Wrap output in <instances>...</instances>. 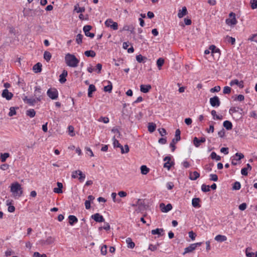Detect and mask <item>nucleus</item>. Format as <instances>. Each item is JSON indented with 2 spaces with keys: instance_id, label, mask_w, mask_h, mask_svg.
Returning <instances> with one entry per match:
<instances>
[{
  "instance_id": "nucleus-63",
  "label": "nucleus",
  "mask_w": 257,
  "mask_h": 257,
  "mask_svg": "<svg viewBox=\"0 0 257 257\" xmlns=\"http://www.w3.org/2000/svg\"><path fill=\"white\" fill-rule=\"evenodd\" d=\"M247 207V205L245 203H243L242 204H241L240 205H239L238 208H239V209L241 210V211H243V210H244Z\"/></svg>"
},
{
  "instance_id": "nucleus-19",
  "label": "nucleus",
  "mask_w": 257,
  "mask_h": 257,
  "mask_svg": "<svg viewBox=\"0 0 257 257\" xmlns=\"http://www.w3.org/2000/svg\"><path fill=\"white\" fill-rule=\"evenodd\" d=\"M229 84L230 86H233V85H237L241 88L243 87V82L242 81H239L237 79H234L231 80Z\"/></svg>"
},
{
  "instance_id": "nucleus-8",
  "label": "nucleus",
  "mask_w": 257,
  "mask_h": 257,
  "mask_svg": "<svg viewBox=\"0 0 257 257\" xmlns=\"http://www.w3.org/2000/svg\"><path fill=\"white\" fill-rule=\"evenodd\" d=\"M230 18L227 19L225 20L226 24L228 26H232L236 24L237 20L235 18V14L232 12L229 15Z\"/></svg>"
},
{
  "instance_id": "nucleus-44",
  "label": "nucleus",
  "mask_w": 257,
  "mask_h": 257,
  "mask_svg": "<svg viewBox=\"0 0 257 257\" xmlns=\"http://www.w3.org/2000/svg\"><path fill=\"white\" fill-rule=\"evenodd\" d=\"M180 134H181V132H180V130L177 129L176 131L175 138H174L175 139V142H178L180 140V139H181Z\"/></svg>"
},
{
  "instance_id": "nucleus-22",
  "label": "nucleus",
  "mask_w": 257,
  "mask_h": 257,
  "mask_svg": "<svg viewBox=\"0 0 257 257\" xmlns=\"http://www.w3.org/2000/svg\"><path fill=\"white\" fill-rule=\"evenodd\" d=\"M200 177V174L197 171L190 172L189 179L191 180H196Z\"/></svg>"
},
{
  "instance_id": "nucleus-7",
  "label": "nucleus",
  "mask_w": 257,
  "mask_h": 257,
  "mask_svg": "<svg viewBox=\"0 0 257 257\" xmlns=\"http://www.w3.org/2000/svg\"><path fill=\"white\" fill-rule=\"evenodd\" d=\"M47 95L52 99H56L58 97V92L55 88H51L47 90Z\"/></svg>"
},
{
  "instance_id": "nucleus-64",
  "label": "nucleus",
  "mask_w": 257,
  "mask_h": 257,
  "mask_svg": "<svg viewBox=\"0 0 257 257\" xmlns=\"http://www.w3.org/2000/svg\"><path fill=\"white\" fill-rule=\"evenodd\" d=\"M239 107H233L230 108L229 109V112L230 113H235L237 111H238V110L239 109Z\"/></svg>"
},
{
  "instance_id": "nucleus-53",
  "label": "nucleus",
  "mask_w": 257,
  "mask_h": 257,
  "mask_svg": "<svg viewBox=\"0 0 257 257\" xmlns=\"http://www.w3.org/2000/svg\"><path fill=\"white\" fill-rule=\"evenodd\" d=\"M78 175L79 176V181L80 182L83 181L84 179L85 178V175L80 170H78Z\"/></svg>"
},
{
  "instance_id": "nucleus-24",
  "label": "nucleus",
  "mask_w": 257,
  "mask_h": 257,
  "mask_svg": "<svg viewBox=\"0 0 257 257\" xmlns=\"http://www.w3.org/2000/svg\"><path fill=\"white\" fill-rule=\"evenodd\" d=\"M164 230L163 228H157L156 229L152 230L151 233L153 235L158 234L160 236L164 235Z\"/></svg>"
},
{
  "instance_id": "nucleus-21",
  "label": "nucleus",
  "mask_w": 257,
  "mask_h": 257,
  "mask_svg": "<svg viewBox=\"0 0 257 257\" xmlns=\"http://www.w3.org/2000/svg\"><path fill=\"white\" fill-rule=\"evenodd\" d=\"M68 75V72L66 70H64L62 74L60 75L59 81L61 83H64L66 81V77Z\"/></svg>"
},
{
  "instance_id": "nucleus-35",
  "label": "nucleus",
  "mask_w": 257,
  "mask_h": 257,
  "mask_svg": "<svg viewBox=\"0 0 257 257\" xmlns=\"http://www.w3.org/2000/svg\"><path fill=\"white\" fill-rule=\"evenodd\" d=\"M211 114L212 115L213 119H216L221 120L222 119V116L221 115H217L216 114V111L215 110H212L211 111Z\"/></svg>"
},
{
  "instance_id": "nucleus-2",
  "label": "nucleus",
  "mask_w": 257,
  "mask_h": 257,
  "mask_svg": "<svg viewBox=\"0 0 257 257\" xmlns=\"http://www.w3.org/2000/svg\"><path fill=\"white\" fill-rule=\"evenodd\" d=\"M43 12V11L39 8L35 10L24 9L23 11L24 16L25 17H34L37 16H40L42 14Z\"/></svg>"
},
{
  "instance_id": "nucleus-16",
  "label": "nucleus",
  "mask_w": 257,
  "mask_h": 257,
  "mask_svg": "<svg viewBox=\"0 0 257 257\" xmlns=\"http://www.w3.org/2000/svg\"><path fill=\"white\" fill-rule=\"evenodd\" d=\"M206 141L205 138H201L199 140L197 137H195L193 139V144L196 147H198L201 143H204Z\"/></svg>"
},
{
  "instance_id": "nucleus-51",
  "label": "nucleus",
  "mask_w": 257,
  "mask_h": 257,
  "mask_svg": "<svg viewBox=\"0 0 257 257\" xmlns=\"http://www.w3.org/2000/svg\"><path fill=\"white\" fill-rule=\"evenodd\" d=\"M10 155L9 153H6L4 154H2L1 155V161L2 162H5L6 159L9 157Z\"/></svg>"
},
{
  "instance_id": "nucleus-48",
  "label": "nucleus",
  "mask_w": 257,
  "mask_h": 257,
  "mask_svg": "<svg viewBox=\"0 0 257 257\" xmlns=\"http://www.w3.org/2000/svg\"><path fill=\"white\" fill-rule=\"evenodd\" d=\"M109 83L110 84L109 85H108L107 86H105L104 87L103 90L105 92H111L112 88V86L110 81H109Z\"/></svg>"
},
{
  "instance_id": "nucleus-15",
  "label": "nucleus",
  "mask_w": 257,
  "mask_h": 257,
  "mask_svg": "<svg viewBox=\"0 0 257 257\" xmlns=\"http://www.w3.org/2000/svg\"><path fill=\"white\" fill-rule=\"evenodd\" d=\"M91 218L93 219L96 222H102L104 221V218L103 216L98 213H96L91 216Z\"/></svg>"
},
{
  "instance_id": "nucleus-59",
  "label": "nucleus",
  "mask_w": 257,
  "mask_h": 257,
  "mask_svg": "<svg viewBox=\"0 0 257 257\" xmlns=\"http://www.w3.org/2000/svg\"><path fill=\"white\" fill-rule=\"evenodd\" d=\"M99 121H103L105 123H107L109 122V118L107 117H101L98 119Z\"/></svg>"
},
{
  "instance_id": "nucleus-34",
  "label": "nucleus",
  "mask_w": 257,
  "mask_h": 257,
  "mask_svg": "<svg viewBox=\"0 0 257 257\" xmlns=\"http://www.w3.org/2000/svg\"><path fill=\"white\" fill-rule=\"evenodd\" d=\"M148 128L149 132H150V133H153L156 130V125L155 123H154L153 122H150L148 124Z\"/></svg>"
},
{
  "instance_id": "nucleus-42",
  "label": "nucleus",
  "mask_w": 257,
  "mask_h": 257,
  "mask_svg": "<svg viewBox=\"0 0 257 257\" xmlns=\"http://www.w3.org/2000/svg\"><path fill=\"white\" fill-rule=\"evenodd\" d=\"M51 54L48 51H45L44 54V58L47 62L49 61L51 58Z\"/></svg>"
},
{
  "instance_id": "nucleus-5",
  "label": "nucleus",
  "mask_w": 257,
  "mask_h": 257,
  "mask_svg": "<svg viewBox=\"0 0 257 257\" xmlns=\"http://www.w3.org/2000/svg\"><path fill=\"white\" fill-rule=\"evenodd\" d=\"M244 158V155L241 153H236L234 156L231 157V164L235 166L239 163V161Z\"/></svg>"
},
{
  "instance_id": "nucleus-60",
  "label": "nucleus",
  "mask_w": 257,
  "mask_h": 257,
  "mask_svg": "<svg viewBox=\"0 0 257 257\" xmlns=\"http://www.w3.org/2000/svg\"><path fill=\"white\" fill-rule=\"evenodd\" d=\"M177 142H175V139H173L172 141V142L170 143V146L171 148H172V151L173 152L175 150V144L177 143Z\"/></svg>"
},
{
  "instance_id": "nucleus-4",
  "label": "nucleus",
  "mask_w": 257,
  "mask_h": 257,
  "mask_svg": "<svg viewBox=\"0 0 257 257\" xmlns=\"http://www.w3.org/2000/svg\"><path fill=\"white\" fill-rule=\"evenodd\" d=\"M131 206L134 207L138 206V209H136V211L138 212L141 211L145 208L144 201L140 199H138L136 203L132 204Z\"/></svg>"
},
{
  "instance_id": "nucleus-41",
  "label": "nucleus",
  "mask_w": 257,
  "mask_h": 257,
  "mask_svg": "<svg viewBox=\"0 0 257 257\" xmlns=\"http://www.w3.org/2000/svg\"><path fill=\"white\" fill-rule=\"evenodd\" d=\"M26 114L30 116V117L32 118L35 116L36 114V112L33 109H30L26 111Z\"/></svg>"
},
{
  "instance_id": "nucleus-36",
  "label": "nucleus",
  "mask_w": 257,
  "mask_h": 257,
  "mask_svg": "<svg viewBox=\"0 0 257 257\" xmlns=\"http://www.w3.org/2000/svg\"><path fill=\"white\" fill-rule=\"evenodd\" d=\"M126 242L127 244V247L128 248H133L135 247V244L133 241H132V240L131 238H127L126 239Z\"/></svg>"
},
{
  "instance_id": "nucleus-32",
  "label": "nucleus",
  "mask_w": 257,
  "mask_h": 257,
  "mask_svg": "<svg viewBox=\"0 0 257 257\" xmlns=\"http://www.w3.org/2000/svg\"><path fill=\"white\" fill-rule=\"evenodd\" d=\"M136 60L139 63H145L146 61L147 60V58L144 56H143L142 55L139 54L137 55Z\"/></svg>"
},
{
  "instance_id": "nucleus-62",
  "label": "nucleus",
  "mask_w": 257,
  "mask_h": 257,
  "mask_svg": "<svg viewBox=\"0 0 257 257\" xmlns=\"http://www.w3.org/2000/svg\"><path fill=\"white\" fill-rule=\"evenodd\" d=\"M110 225L108 223H105L104 226L103 227H100L99 228V230L102 229V228L106 230H108L110 229Z\"/></svg>"
},
{
  "instance_id": "nucleus-28",
  "label": "nucleus",
  "mask_w": 257,
  "mask_h": 257,
  "mask_svg": "<svg viewBox=\"0 0 257 257\" xmlns=\"http://www.w3.org/2000/svg\"><path fill=\"white\" fill-rule=\"evenodd\" d=\"M33 70L35 73H39L42 71V64L40 63H37L33 67Z\"/></svg>"
},
{
  "instance_id": "nucleus-25",
  "label": "nucleus",
  "mask_w": 257,
  "mask_h": 257,
  "mask_svg": "<svg viewBox=\"0 0 257 257\" xmlns=\"http://www.w3.org/2000/svg\"><path fill=\"white\" fill-rule=\"evenodd\" d=\"M96 91V88L95 86L93 84H90L89 86L88 89V96L89 97H92V94L93 92Z\"/></svg>"
},
{
  "instance_id": "nucleus-38",
  "label": "nucleus",
  "mask_w": 257,
  "mask_h": 257,
  "mask_svg": "<svg viewBox=\"0 0 257 257\" xmlns=\"http://www.w3.org/2000/svg\"><path fill=\"white\" fill-rule=\"evenodd\" d=\"M85 10V9L84 7L80 8L79 7L78 4H77L74 6V11H75L77 13L84 12Z\"/></svg>"
},
{
  "instance_id": "nucleus-29",
  "label": "nucleus",
  "mask_w": 257,
  "mask_h": 257,
  "mask_svg": "<svg viewBox=\"0 0 257 257\" xmlns=\"http://www.w3.org/2000/svg\"><path fill=\"white\" fill-rule=\"evenodd\" d=\"M195 245L193 244H191L189 246L187 247H186L184 249V252H183V254H185L187 253H189L192 251H193L194 250H195L196 248H195Z\"/></svg>"
},
{
  "instance_id": "nucleus-61",
  "label": "nucleus",
  "mask_w": 257,
  "mask_h": 257,
  "mask_svg": "<svg viewBox=\"0 0 257 257\" xmlns=\"http://www.w3.org/2000/svg\"><path fill=\"white\" fill-rule=\"evenodd\" d=\"M220 87L219 86H216L210 89L211 92H219L220 90Z\"/></svg>"
},
{
  "instance_id": "nucleus-30",
  "label": "nucleus",
  "mask_w": 257,
  "mask_h": 257,
  "mask_svg": "<svg viewBox=\"0 0 257 257\" xmlns=\"http://www.w3.org/2000/svg\"><path fill=\"white\" fill-rule=\"evenodd\" d=\"M122 30L123 31H130L131 33H134L135 27L133 25H124Z\"/></svg>"
},
{
  "instance_id": "nucleus-6",
  "label": "nucleus",
  "mask_w": 257,
  "mask_h": 257,
  "mask_svg": "<svg viewBox=\"0 0 257 257\" xmlns=\"http://www.w3.org/2000/svg\"><path fill=\"white\" fill-rule=\"evenodd\" d=\"M104 24L106 27L110 28L113 30L118 29V24L116 22H113L111 19H107Z\"/></svg>"
},
{
  "instance_id": "nucleus-45",
  "label": "nucleus",
  "mask_w": 257,
  "mask_h": 257,
  "mask_svg": "<svg viewBox=\"0 0 257 257\" xmlns=\"http://www.w3.org/2000/svg\"><path fill=\"white\" fill-rule=\"evenodd\" d=\"M210 157L212 159L216 160L217 161H219L221 160V157L219 156H218L214 152H212L211 153Z\"/></svg>"
},
{
  "instance_id": "nucleus-40",
  "label": "nucleus",
  "mask_w": 257,
  "mask_h": 257,
  "mask_svg": "<svg viewBox=\"0 0 257 257\" xmlns=\"http://www.w3.org/2000/svg\"><path fill=\"white\" fill-rule=\"evenodd\" d=\"M164 63V59L162 58H159L157 61V65L159 70L161 69L162 66Z\"/></svg>"
},
{
  "instance_id": "nucleus-1",
  "label": "nucleus",
  "mask_w": 257,
  "mask_h": 257,
  "mask_svg": "<svg viewBox=\"0 0 257 257\" xmlns=\"http://www.w3.org/2000/svg\"><path fill=\"white\" fill-rule=\"evenodd\" d=\"M65 63L67 66L71 67H76L79 60L73 54H67L65 56Z\"/></svg>"
},
{
  "instance_id": "nucleus-47",
  "label": "nucleus",
  "mask_w": 257,
  "mask_h": 257,
  "mask_svg": "<svg viewBox=\"0 0 257 257\" xmlns=\"http://www.w3.org/2000/svg\"><path fill=\"white\" fill-rule=\"evenodd\" d=\"M251 249L249 247H247L246 249L245 254L247 257H253L254 252H250V251L251 250Z\"/></svg>"
},
{
  "instance_id": "nucleus-57",
  "label": "nucleus",
  "mask_w": 257,
  "mask_h": 257,
  "mask_svg": "<svg viewBox=\"0 0 257 257\" xmlns=\"http://www.w3.org/2000/svg\"><path fill=\"white\" fill-rule=\"evenodd\" d=\"M231 92V88L229 86H225L223 88V92L224 94H229Z\"/></svg>"
},
{
  "instance_id": "nucleus-31",
  "label": "nucleus",
  "mask_w": 257,
  "mask_h": 257,
  "mask_svg": "<svg viewBox=\"0 0 257 257\" xmlns=\"http://www.w3.org/2000/svg\"><path fill=\"white\" fill-rule=\"evenodd\" d=\"M223 125L227 130H231L232 127V123L228 120L224 121L223 122Z\"/></svg>"
},
{
  "instance_id": "nucleus-33",
  "label": "nucleus",
  "mask_w": 257,
  "mask_h": 257,
  "mask_svg": "<svg viewBox=\"0 0 257 257\" xmlns=\"http://www.w3.org/2000/svg\"><path fill=\"white\" fill-rule=\"evenodd\" d=\"M215 240L217 241L222 242L226 240L227 237L222 235H217L215 237Z\"/></svg>"
},
{
  "instance_id": "nucleus-46",
  "label": "nucleus",
  "mask_w": 257,
  "mask_h": 257,
  "mask_svg": "<svg viewBox=\"0 0 257 257\" xmlns=\"http://www.w3.org/2000/svg\"><path fill=\"white\" fill-rule=\"evenodd\" d=\"M201 190L204 192L210 191V186L206 184H202L201 186Z\"/></svg>"
},
{
  "instance_id": "nucleus-56",
  "label": "nucleus",
  "mask_w": 257,
  "mask_h": 257,
  "mask_svg": "<svg viewBox=\"0 0 257 257\" xmlns=\"http://www.w3.org/2000/svg\"><path fill=\"white\" fill-rule=\"evenodd\" d=\"M251 7L252 9L257 8V0H250Z\"/></svg>"
},
{
  "instance_id": "nucleus-49",
  "label": "nucleus",
  "mask_w": 257,
  "mask_h": 257,
  "mask_svg": "<svg viewBox=\"0 0 257 257\" xmlns=\"http://www.w3.org/2000/svg\"><path fill=\"white\" fill-rule=\"evenodd\" d=\"M159 245H160L159 243H157V244H155V245L151 244H150V245L149 246V249H150L153 251H155L158 249Z\"/></svg>"
},
{
  "instance_id": "nucleus-9",
  "label": "nucleus",
  "mask_w": 257,
  "mask_h": 257,
  "mask_svg": "<svg viewBox=\"0 0 257 257\" xmlns=\"http://www.w3.org/2000/svg\"><path fill=\"white\" fill-rule=\"evenodd\" d=\"M34 95L37 101H40L42 99L43 93L40 86H35Z\"/></svg>"
},
{
  "instance_id": "nucleus-14",
  "label": "nucleus",
  "mask_w": 257,
  "mask_h": 257,
  "mask_svg": "<svg viewBox=\"0 0 257 257\" xmlns=\"http://www.w3.org/2000/svg\"><path fill=\"white\" fill-rule=\"evenodd\" d=\"M2 96L3 97L9 100L12 98L13 94L12 93L9 92L7 89H5L3 91Z\"/></svg>"
},
{
  "instance_id": "nucleus-17",
  "label": "nucleus",
  "mask_w": 257,
  "mask_h": 257,
  "mask_svg": "<svg viewBox=\"0 0 257 257\" xmlns=\"http://www.w3.org/2000/svg\"><path fill=\"white\" fill-rule=\"evenodd\" d=\"M152 88L151 85L150 84L144 85L140 86V90L141 92L146 93H148Z\"/></svg>"
},
{
  "instance_id": "nucleus-52",
  "label": "nucleus",
  "mask_w": 257,
  "mask_h": 257,
  "mask_svg": "<svg viewBox=\"0 0 257 257\" xmlns=\"http://www.w3.org/2000/svg\"><path fill=\"white\" fill-rule=\"evenodd\" d=\"M112 140H113V146L114 147H121V145H120V144H119L118 141H117L115 138V137H114L112 139Z\"/></svg>"
},
{
  "instance_id": "nucleus-58",
  "label": "nucleus",
  "mask_w": 257,
  "mask_h": 257,
  "mask_svg": "<svg viewBox=\"0 0 257 257\" xmlns=\"http://www.w3.org/2000/svg\"><path fill=\"white\" fill-rule=\"evenodd\" d=\"M210 180L213 181H217L218 180V177L216 174H211L210 175Z\"/></svg>"
},
{
  "instance_id": "nucleus-13",
  "label": "nucleus",
  "mask_w": 257,
  "mask_h": 257,
  "mask_svg": "<svg viewBox=\"0 0 257 257\" xmlns=\"http://www.w3.org/2000/svg\"><path fill=\"white\" fill-rule=\"evenodd\" d=\"M160 208L163 212H168L172 209V206L171 204H168L165 205L164 203L160 204Z\"/></svg>"
},
{
  "instance_id": "nucleus-23",
  "label": "nucleus",
  "mask_w": 257,
  "mask_h": 257,
  "mask_svg": "<svg viewBox=\"0 0 257 257\" xmlns=\"http://www.w3.org/2000/svg\"><path fill=\"white\" fill-rule=\"evenodd\" d=\"M200 199L199 198H193L192 200V205L195 208H199L201 205L200 204Z\"/></svg>"
},
{
  "instance_id": "nucleus-18",
  "label": "nucleus",
  "mask_w": 257,
  "mask_h": 257,
  "mask_svg": "<svg viewBox=\"0 0 257 257\" xmlns=\"http://www.w3.org/2000/svg\"><path fill=\"white\" fill-rule=\"evenodd\" d=\"M23 100L26 102L27 103L29 104L30 105L33 106L38 101L36 98H28L27 96H26L24 98H23Z\"/></svg>"
},
{
  "instance_id": "nucleus-10",
  "label": "nucleus",
  "mask_w": 257,
  "mask_h": 257,
  "mask_svg": "<svg viewBox=\"0 0 257 257\" xmlns=\"http://www.w3.org/2000/svg\"><path fill=\"white\" fill-rule=\"evenodd\" d=\"M55 238L52 236H49L46 240L42 239L39 240V244L42 245H49L54 242Z\"/></svg>"
},
{
  "instance_id": "nucleus-43",
  "label": "nucleus",
  "mask_w": 257,
  "mask_h": 257,
  "mask_svg": "<svg viewBox=\"0 0 257 257\" xmlns=\"http://www.w3.org/2000/svg\"><path fill=\"white\" fill-rule=\"evenodd\" d=\"M225 41L227 42H228L229 43H231L232 45H233L235 43V39L234 38L227 36L225 38Z\"/></svg>"
},
{
  "instance_id": "nucleus-39",
  "label": "nucleus",
  "mask_w": 257,
  "mask_h": 257,
  "mask_svg": "<svg viewBox=\"0 0 257 257\" xmlns=\"http://www.w3.org/2000/svg\"><path fill=\"white\" fill-rule=\"evenodd\" d=\"M84 54L87 57H94L96 55V53L92 50L86 51L84 52Z\"/></svg>"
},
{
  "instance_id": "nucleus-26",
  "label": "nucleus",
  "mask_w": 257,
  "mask_h": 257,
  "mask_svg": "<svg viewBox=\"0 0 257 257\" xmlns=\"http://www.w3.org/2000/svg\"><path fill=\"white\" fill-rule=\"evenodd\" d=\"M69 223L71 225H73L74 223L78 222L77 217L74 215H70L68 216Z\"/></svg>"
},
{
  "instance_id": "nucleus-37",
  "label": "nucleus",
  "mask_w": 257,
  "mask_h": 257,
  "mask_svg": "<svg viewBox=\"0 0 257 257\" xmlns=\"http://www.w3.org/2000/svg\"><path fill=\"white\" fill-rule=\"evenodd\" d=\"M150 169L145 165L141 167V172L143 175H146L149 172Z\"/></svg>"
},
{
  "instance_id": "nucleus-55",
  "label": "nucleus",
  "mask_w": 257,
  "mask_h": 257,
  "mask_svg": "<svg viewBox=\"0 0 257 257\" xmlns=\"http://www.w3.org/2000/svg\"><path fill=\"white\" fill-rule=\"evenodd\" d=\"M107 253V246L106 245H103L101 248V254L104 255Z\"/></svg>"
},
{
  "instance_id": "nucleus-3",
  "label": "nucleus",
  "mask_w": 257,
  "mask_h": 257,
  "mask_svg": "<svg viewBox=\"0 0 257 257\" xmlns=\"http://www.w3.org/2000/svg\"><path fill=\"white\" fill-rule=\"evenodd\" d=\"M11 191L15 197H20L23 193L22 188L21 185L18 182L12 184Z\"/></svg>"
},
{
  "instance_id": "nucleus-12",
  "label": "nucleus",
  "mask_w": 257,
  "mask_h": 257,
  "mask_svg": "<svg viewBox=\"0 0 257 257\" xmlns=\"http://www.w3.org/2000/svg\"><path fill=\"white\" fill-rule=\"evenodd\" d=\"M92 29V27L90 25H85L83 27V31L85 33V35L87 37H90L91 38L94 37V34L90 33V30Z\"/></svg>"
},
{
  "instance_id": "nucleus-27",
  "label": "nucleus",
  "mask_w": 257,
  "mask_h": 257,
  "mask_svg": "<svg viewBox=\"0 0 257 257\" xmlns=\"http://www.w3.org/2000/svg\"><path fill=\"white\" fill-rule=\"evenodd\" d=\"M57 185L58 186V188H55L53 190V191L56 193H62V188L63 184L60 182H57Z\"/></svg>"
},
{
  "instance_id": "nucleus-20",
  "label": "nucleus",
  "mask_w": 257,
  "mask_h": 257,
  "mask_svg": "<svg viewBox=\"0 0 257 257\" xmlns=\"http://www.w3.org/2000/svg\"><path fill=\"white\" fill-rule=\"evenodd\" d=\"M187 10L186 7H183L182 10H179L178 13V17L182 18L187 14Z\"/></svg>"
},
{
  "instance_id": "nucleus-54",
  "label": "nucleus",
  "mask_w": 257,
  "mask_h": 257,
  "mask_svg": "<svg viewBox=\"0 0 257 257\" xmlns=\"http://www.w3.org/2000/svg\"><path fill=\"white\" fill-rule=\"evenodd\" d=\"M83 37V35L80 34H79L76 36V41L78 44L82 43Z\"/></svg>"
},
{
  "instance_id": "nucleus-11",
  "label": "nucleus",
  "mask_w": 257,
  "mask_h": 257,
  "mask_svg": "<svg viewBox=\"0 0 257 257\" xmlns=\"http://www.w3.org/2000/svg\"><path fill=\"white\" fill-rule=\"evenodd\" d=\"M209 101L212 107H218L220 104L219 98L217 96L210 98Z\"/></svg>"
},
{
  "instance_id": "nucleus-50",
  "label": "nucleus",
  "mask_w": 257,
  "mask_h": 257,
  "mask_svg": "<svg viewBox=\"0 0 257 257\" xmlns=\"http://www.w3.org/2000/svg\"><path fill=\"white\" fill-rule=\"evenodd\" d=\"M241 188L240 183L239 182L236 181L233 185L232 188L235 190H238Z\"/></svg>"
}]
</instances>
